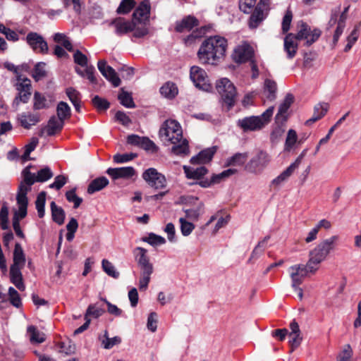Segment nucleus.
<instances>
[{
	"label": "nucleus",
	"instance_id": "1",
	"mask_svg": "<svg viewBox=\"0 0 361 361\" xmlns=\"http://www.w3.org/2000/svg\"><path fill=\"white\" fill-rule=\"evenodd\" d=\"M227 47L225 37L219 35L209 37L199 48L198 59L204 64L216 65L224 57Z\"/></svg>",
	"mask_w": 361,
	"mask_h": 361
},
{
	"label": "nucleus",
	"instance_id": "2",
	"mask_svg": "<svg viewBox=\"0 0 361 361\" xmlns=\"http://www.w3.org/2000/svg\"><path fill=\"white\" fill-rule=\"evenodd\" d=\"M159 136L165 141L173 145L171 151L176 155H187L189 153L188 142L183 138L180 125L175 120H166L159 130Z\"/></svg>",
	"mask_w": 361,
	"mask_h": 361
},
{
	"label": "nucleus",
	"instance_id": "3",
	"mask_svg": "<svg viewBox=\"0 0 361 361\" xmlns=\"http://www.w3.org/2000/svg\"><path fill=\"white\" fill-rule=\"evenodd\" d=\"M257 0H239V8L245 13H250L254 8V12L249 20L251 28L257 27L265 18L269 9L270 0H260L256 5Z\"/></svg>",
	"mask_w": 361,
	"mask_h": 361
},
{
	"label": "nucleus",
	"instance_id": "4",
	"mask_svg": "<svg viewBox=\"0 0 361 361\" xmlns=\"http://www.w3.org/2000/svg\"><path fill=\"white\" fill-rule=\"evenodd\" d=\"M338 238L337 235H333L322 241L310 252L307 264L311 273L314 274L318 270L319 264L325 260L330 252L334 250L335 243Z\"/></svg>",
	"mask_w": 361,
	"mask_h": 361
},
{
	"label": "nucleus",
	"instance_id": "5",
	"mask_svg": "<svg viewBox=\"0 0 361 361\" xmlns=\"http://www.w3.org/2000/svg\"><path fill=\"white\" fill-rule=\"evenodd\" d=\"M273 113L274 106H270L260 116H252L239 119L237 125L245 132L259 130L269 123Z\"/></svg>",
	"mask_w": 361,
	"mask_h": 361
},
{
	"label": "nucleus",
	"instance_id": "6",
	"mask_svg": "<svg viewBox=\"0 0 361 361\" xmlns=\"http://www.w3.org/2000/svg\"><path fill=\"white\" fill-rule=\"evenodd\" d=\"M216 88L221 95L223 107L227 111L231 109L236 102L237 92L234 85L228 78H221L216 81Z\"/></svg>",
	"mask_w": 361,
	"mask_h": 361
},
{
	"label": "nucleus",
	"instance_id": "7",
	"mask_svg": "<svg viewBox=\"0 0 361 361\" xmlns=\"http://www.w3.org/2000/svg\"><path fill=\"white\" fill-rule=\"evenodd\" d=\"M142 178L149 186L155 189H164L166 186V179L164 175L154 168L146 169L142 174Z\"/></svg>",
	"mask_w": 361,
	"mask_h": 361
},
{
	"label": "nucleus",
	"instance_id": "8",
	"mask_svg": "<svg viewBox=\"0 0 361 361\" xmlns=\"http://www.w3.org/2000/svg\"><path fill=\"white\" fill-rule=\"evenodd\" d=\"M18 82L16 83V90L18 91V95L13 101V105L18 106L20 102L27 103L31 96V81L27 78H22L18 75Z\"/></svg>",
	"mask_w": 361,
	"mask_h": 361
},
{
	"label": "nucleus",
	"instance_id": "9",
	"mask_svg": "<svg viewBox=\"0 0 361 361\" xmlns=\"http://www.w3.org/2000/svg\"><path fill=\"white\" fill-rule=\"evenodd\" d=\"M298 26L299 30L296 34V37L298 40L305 39V45L307 47L315 42L322 34L319 29L311 30L310 27L305 23L301 22Z\"/></svg>",
	"mask_w": 361,
	"mask_h": 361
},
{
	"label": "nucleus",
	"instance_id": "10",
	"mask_svg": "<svg viewBox=\"0 0 361 361\" xmlns=\"http://www.w3.org/2000/svg\"><path fill=\"white\" fill-rule=\"evenodd\" d=\"M253 56L254 50L247 42H243L236 46L231 54L232 59L238 63L251 61Z\"/></svg>",
	"mask_w": 361,
	"mask_h": 361
},
{
	"label": "nucleus",
	"instance_id": "11",
	"mask_svg": "<svg viewBox=\"0 0 361 361\" xmlns=\"http://www.w3.org/2000/svg\"><path fill=\"white\" fill-rule=\"evenodd\" d=\"M25 41L34 51L42 54L48 52L49 48L47 42L44 37L37 32H29L25 37Z\"/></svg>",
	"mask_w": 361,
	"mask_h": 361
},
{
	"label": "nucleus",
	"instance_id": "12",
	"mask_svg": "<svg viewBox=\"0 0 361 361\" xmlns=\"http://www.w3.org/2000/svg\"><path fill=\"white\" fill-rule=\"evenodd\" d=\"M190 76L197 87L208 91L210 88L208 76L204 69L199 66H192L190 68Z\"/></svg>",
	"mask_w": 361,
	"mask_h": 361
},
{
	"label": "nucleus",
	"instance_id": "13",
	"mask_svg": "<svg viewBox=\"0 0 361 361\" xmlns=\"http://www.w3.org/2000/svg\"><path fill=\"white\" fill-rule=\"evenodd\" d=\"M269 157L267 153L260 151L246 165V169L251 173H259L269 162Z\"/></svg>",
	"mask_w": 361,
	"mask_h": 361
},
{
	"label": "nucleus",
	"instance_id": "14",
	"mask_svg": "<svg viewBox=\"0 0 361 361\" xmlns=\"http://www.w3.org/2000/svg\"><path fill=\"white\" fill-rule=\"evenodd\" d=\"M108 25L114 28V32L116 35L123 36L133 30L135 22L119 17L111 20Z\"/></svg>",
	"mask_w": 361,
	"mask_h": 361
},
{
	"label": "nucleus",
	"instance_id": "15",
	"mask_svg": "<svg viewBox=\"0 0 361 361\" xmlns=\"http://www.w3.org/2000/svg\"><path fill=\"white\" fill-rule=\"evenodd\" d=\"M288 273L291 279V283L301 284L304 278L310 272L308 264H295L288 269Z\"/></svg>",
	"mask_w": 361,
	"mask_h": 361
},
{
	"label": "nucleus",
	"instance_id": "16",
	"mask_svg": "<svg viewBox=\"0 0 361 361\" xmlns=\"http://www.w3.org/2000/svg\"><path fill=\"white\" fill-rule=\"evenodd\" d=\"M97 67L102 75L109 80L114 87H118L121 84V80L116 73L115 70L108 66L105 61L101 60L97 63Z\"/></svg>",
	"mask_w": 361,
	"mask_h": 361
},
{
	"label": "nucleus",
	"instance_id": "17",
	"mask_svg": "<svg viewBox=\"0 0 361 361\" xmlns=\"http://www.w3.org/2000/svg\"><path fill=\"white\" fill-rule=\"evenodd\" d=\"M150 8V3L149 1L144 0L142 1L138 7L134 11L132 20L141 24H146L149 20Z\"/></svg>",
	"mask_w": 361,
	"mask_h": 361
},
{
	"label": "nucleus",
	"instance_id": "18",
	"mask_svg": "<svg viewBox=\"0 0 361 361\" xmlns=\"http://www.w3.org/2000/svg\"><path fill=\"white\" fill-rule=\"evenodd\" d=\"M23 180L18 188V194H21L25 190V195L31 190V185L37 180V174L30 171V166H27L22 172Z\"/></svg>",
	"mask_w": 361,
	"mask_h": 361
},
{
	"label": "nucleus",
	"instance_id": "19",
	"mask_svg": "<svg viewBox=\"0 0 361 361\" xmlns=\"http://www.w3.org/2000/svg\"><path fill=\"white\" fill-rule=\"evenodd\" d=\"M106 173L114 180L119 178L129 179L136 174V171L132 166H125L118 168H109L106 171Z\"/></svg>",
	"mask_w": 361,
	"mask_h": 361
},
{
	"label": "nucleus",
	"instance_id": "20",
	"mask_svg": "<svg viewBox=\"0 0 361 361\" xmlns=\"http://www.w3.org/2000/svg\"><path fill=\"white\" fill-rule=\"evenodd\" d=\"M296 35L292 33L288 34L284 38V50L287 53V57L289 59H293L296 55L298 44Z\"/></svg>",
	"mask_w": 361,
	"mask_h": 361
},
{
	"label": "nucleus",
	"instance_id": "21",
	"mask_svg": "<svg viewBox=\"0 0 361 361\" xmlns=\"http://www.w3.org/2000/svg\"><path fill=\"white\" fill-rule=\"evenodd\" d=\"M64 122L61 119L52 116L49 120L48 124L45 126L39 133V136H43L44 132L47 133V135L51 136L56 134V132L60 131Z\"/></svg>",
	"mask_w": 361,
	"mask_h": 361
},
{
	"label": "nucleus",
	"instance_id": "22",
	"mask_svg": "<svg viewBox=\"0 0 361 361\" xmlns=\"http://www.w3.org/2000/svg\"><path fill=\"white\" fill-rule=\"evenodd\" d=\"M298 161H295L292 163L286 170L280 173L276 178L272 180L271 185L274 186H279L288 180L290 176L293 174L296 169L298 167Z\"/></svg>",
	"mask_w": 361,
	"mask_h": 361
},
{
	"label": "nucleus",
	"instance_id": "23",
	"mask_svg": "<svg viewBox=\"0 0 361 361\" xmlns=\"http://www.w3.org/2000/svg\"><path fill=\"white\" fill-rule=\"evenodd\" d=\"M18 120L24 128L30 129L39 122V117L36 114L23 112L18 116Z\"/></svg>",
	"mask_w": 361,
	"mask_h": 361
},
{
	"label": "nucleus",
	"instance_id": "24",
	"mask_svg": "<svg viewBox=\"0 0 361 361\" xmlns=\"http://www.w3.org/2000/svg\"><path fill=\"white\" fill-rule=\"evenodd\" d=\"M216 152V148L212 147L201 151L190 159L192 164H205L210 161Z\"/></svg>",
	"mask_w": 361,
	"mask_h": 361
},
{
	"label": "nucleus",
	"instance_id": "25",
	"mask_svg": "<svg viewBox=\"0 0 361 361\" xmlns=\"http://www.w3.org/2000/svg\"><path fill=\"white\" fill-rule=\"evenodd\" d=\"M328 103H319L314 106L313 116L306 121L305 124L307 126L312 125L313 123L322 118L328 111Z\"/></svg>",
	"mask_w": 361,
	"mask_h": 361
},
{
	"label": "nucleus",
	"instance_id": "26",
	"mask_svg": "<svg viewBox=\"0 0 361 361\" xmlns=\"http://www.w3.org/2000/svg\"><path fill=\"white\" fill-rule=\"evenodd\" d=\"M16 199L18 211L15 212L13 218L17 217L20 220L25 217L27 214V195H25V190L21 194H18Z\"/></svg>",
	"mask_w": 361,
	"mask_h": 361
},
{
	"label": "nucleus",
	"instance_id": "27",
	"mask_svg": "<svg viewBox=\"0 0 361 361\" xmlns=\"http://www.w3.org/2000/svg\"><path fill=\"white\" fill-rule=\"evenodd\" d=\"M23 268L11 267L10 268V278L11 281L16 286V287L23 291L25 290V285L23 281V276L21 269Z\"/></svg>",
	"mask_w": 361,
	"mask_h": 361
},
{
	"label": "nucleus",
	"instance_id": "28",
	"mask_svg": "<svg viewBox=\"0 0 361 361\" xmlns=\"http://www.w3.org/2000/svg\"><path fill=\"white\" fill-rule=\"evenodd\" d=\"M109 184V180L104 177H99L90 182L87 187V192L89 194H93L97 191L102 190L104 188L107 186Z\"/></svg>",
	"mask_w": 361,
	"mask_h": 361
},
{
	"label": "nucleus",
	"instance_id": "29",
	"mask_svg": "<svg viewBox=\"0 0 361 361\" xmlns=\"http://www.w3.org/2000/svg\"><path fill=\"white\" fill-rule=\"evenodd\" d=\"M25 264V257L22 247L16 243L13 252V263L11 267L23 268Z\"/></svg>",
	"mask_w": 361,
	"mask_h": 361
},
{
	"label": "nucleus",
	"instance_id": "30",
	"mask_svg": "<svg viewBox=\"0 0 361 361\" xmlns=\"http://www.w3.org/2000/svg\"><path fill=\"white\" fill-rule=\"evenodd\" d=\"M197 23L198 21L195 17L189 16L177 23L176 30L179 32H182L185 30H190L197 25Z\"/></svg>",
	"mask_w": 361,
	"mask_h": 361
},
{
	"label": "nucleus",
	"instance_id": "31",
	"mask_svg": "<svg viewBox=\"0 0 361 361\" xmlns=\"http://www.w3.org/2000/svg\"><path fill=\"white\" fill-rule=\"evenodd\" d=\"M178 87L172 82H166L160 88V93L167 99H173L178 94Z\"/></svg>",
	"mask_w": 361,
	"mask_h": 361
},
{
	"label": "nucleus",
	"instance_id": "32",
	"mask_svg": "<svg viewBox=\"0 0 361 361\" xmlns=\"http://www.w3.org/2000/svg\"><path fill=\"white\" fill-rule=\"evenodd\" d=\"M183 169L188 178L199 179L207 173V169L204 166L193 168L184 166Z\"/></svg>",
	"mask_w": 361,
	"mask_h": 361
},
{
	"label": "nucleus",
	"instance_id": "33",
	"mask_svg": "<svg viewBox=\"0 0 361 361\" xmlns=\"http://www.w3.org/2000/svg\"><path fill=\"white\" fill-rule=\"evenodd\" d=\"M277 85L276 82L270 79H266L264 81V93L267 98L273 101L276 97Z\"/></svg>",
	"mask_w": 361,
	"mask_h": 361
},
{
	"label": "nucleus",
	"instance_id": "34",
	"mask_svg": "<svg viewBox=\"0 0 361 361\" xmlns=\"http://www.w3.org/2000/svg\"><path fill=\"white\" fill-rule=\"evenodd\" d=\"M204 204L202 202H199L195 207L189 209H183L185 214V219H188L192 221H197L203 212Z\"/></svg>",
	"mask_w": 361,
	"mask_h": 361
},
{
	"label": "nucleus",
	"instance_id": "35",
	"mask_svg": "<svg viewBox=\"0 0 361 361\" xmlns=\"http://www.w3.org/2000/svg\"><path fill=\"white\" fill-rule=\"evenodd\" d=\"M50 207L54 221L59 225L63 224L65 219V212L63 209L58 207L54 202H51Z\"/></svg>",
	"mask_w": 361,
	"mask_h": 361
},
{
	"label": "nucleus",
	"instance_id": "36",
	"mask_svg": "<svg viewBox=\"0 0 361 361\" xmlns=\"http://www.w3.org/2000/svg\"><path fill=\"white\" fill-rule=\"evenodd\" d=\"M27 334L32 343H41L45 341V335L34 326L27 327Z\"/></svg>",
	"mask_w": 361,
	"mask_h": 361
},
{
	"label": "nucleus",
	"instance_id": "37",
	"mask_svg": "<svg viewBox=\"0 0 361 361\" xmlns=\"http://www.w3.org/2000/svg\"><path fill=\"white\" fill-rule=\"evenodd\" d=\"M247 159V153H236L226 160V166H243Z\"/></svg>",
	"mask_w": 361,
	"mask_h": 361
},
{
	"label": "nucleus",
	"instance_id": "38",
	"mask_svg": "<svg viewBox=\"0 0 361 361\" xmlns=\"http://www.w3.org/2000/svg\"><path fill=\"white\" fill-rule=\"evenodd\" d=\"M147 253V250L143 247H137L135 248L133 255L138 266L150 262Z\"/></svg>",
	"mask_w": 361,
	"mask_h": 361
},
{
	"label": "nucleus",
	"instance_id": "39",
	"mask_svg": "<svg viewBox=\"0 0 361 361\" xmlns=\"http://www.w3.org/2000/svg\"><path fill=\"white\" fill-rule=\"evenodd\" d=\"M66 94L73 104L75 110L79 112L80 109V94L75 89L68 87L66 90Z\"/></svg>",
	"mask_w": 361,
	"mask_h": 361
},
{
	"label": "nucleus",
	"instance_id": "40",
	"mask_svg": "<svg viewBox=\"0 0 361 361\" xmlns=\"http://www.w3.org/2000/svg\"><path fill=\"white\" fill-rule=\"evenodd\" d=\"M105 310L103 307H99L97 304H91L88 306L85 319H90V317L93 318H98L104 313Z\"/></svg>",
	"mask_w": 361,
	"mask_h": 361
},
{
	"label": "nucleus",
	"instance_id": "41",
	"mask_svg": "<svg viewBox=\"0 0 361 361\" xmlns=\"http://www.w3.org/2000/svg\"><path fill=\"white\" fill-rule=\"evenodd\" d=\"M118 99L121 104L126 108H134L135 106L132 95L123 89L118 94Z\"/></svg>",
	"mask_w": 361,
	"mask_h": 361
},
{
	"label": "nucleus",
	"instance_id": "42",
	"mask_svg": "<svg viewBox=\"0 0 361 361\" xmlns=\"http://www.w3.org/2000/svg\"><path fill=\"white\" fill-rule=\"evenodd\" d=\"M58 118L64 122V120L71 116V109L67 103L60 102L56 108Z\"/></svg>",
	"mask_w": 361,
	"mask_h": 361
},
{
	"label": "nucleus",
	"instance_id": "43",
	"mask_svg": "<svg viewBox=\"0 0 361 361\" xmlns=\"http://www.w3.org/2000/svg\"><path fill=\"white\" fill-rule=\"evenodd\" d=\"M34 103L33 109L35 110H39L48 108V104L46 97L38 92L34 94Z\"/></svg>",
	"mask_w": 361,
	"mask_h": 361
},
{
	"label": "nucleus",
	"instance_id": "44",
	"mask_svg": "<svg viewBox=\"0 0 361 361\" xmlns=\"http://www.w3.org/2000/svg\"><path fill=\"white\" fill-rule=\"evenodd\" d=\"M293 99L294 97L291 94H288L286 96L284 101L279 106V112L276 115L277 118H279L280 116H284L291 104L293 102Z\"/></svg>",
	"mask_w": 361,
	"mask_h": 361
},
{
	"label": "nucleus",
	"instance_id": "45",
	"mask_svg": "<svg viewBox=\"0 0 361 361\" xmlns=\"http://www.w3.org/2000/svg\"><path fill=\"white\" fill-rule=\"evenodd\" d=\"M102 267L103 271L109 276L114 279H118L119 277V272L116 271L115 267L109 260L103 259L102 261Z\"/></svg>",
	"mask_w": 361,
	"mask_h": 361
},
{
	"label": "nucleus",
	"instance_id": "46",
	"mask_svg": "<svg viewBox=\"0 0 361 361\" xmlns=\"http://www.w3.org/2000/svg\"><path fill=\"white\" fill-rule=\"evenodd\" d=\"M46 201V192H41L37 195L35 205L37 210L38 216L42 218L44 216V205Z\"/></svg>",
	"mask_w": 361,
	"mask_h": 361
},
{
	"label": "nucleus",
	"instance_id": "47",
	"mask_svg": "<svg viewBox=\"0 0 361 361\" xmlns=\"http://www.w3.org/2000/svg\"><path fill=\"white\" fill-rule=\"evenodd\" d=\"M104 338L102 341V343L105 349H110L121 342V339L118 336L109 338L107 331H104Z\"/></svg>",
	"mask_w": 361,
	"mask_h": 361
},
{
	"label": "nucleus",
	"instance_id": "48",
	"mask_svg": "<svg viewBox=\"0 0 361 361\" xmlns=\"http://www.w3.org/2000/svg\"><path fill=\"white\" fill-rule=\"evenodd\" d=\"M45 66L46 63L44 62H39L35 65L32 76L36 81L46 76Z\"/></svg>",
	"mask_w": 361,
	"mask_h": 361
},
{
	"label": "nucleus",
	"instance_id": "49",
	"mask_svg": "<svg viewBox=\"0 0 361 361\" xmlns=\"http://www.w3.org/2000/svg\"><path fill=\"white\" fill-rule=\"evenodd\" d=\"M180 224V231L183 236H188L195 228V225L188 221L185 218L181 217L179 219Z\"/></svg>",
	"mask_w": 361,
	"mask_h": 361
},
{
	"label": "nucleus",
	"instance_id": "50",
	"mask_svg": "<svg viewBox=\"0 0 361 361\" xmlns=\"http://www.w3.org/2000/svg\"><path fill=\"white\" fill-rule=\"evenodd\" d=\"M53 176V173L50 168L46 166L37 173V182H44L50 179Z\"/></svg>",
	"mask_w": 361,
	"mask_h": 361
},
{
	"label": "nucleus",
	"instance_id": "51",
	"mask_svg": "<svg viewBox=\"0 0 361 361\" xmlns=\"http://www.w3.org/2000/svg\"><path fill=\"white\" fill-rule=\"evenodd\" d=\"M135 4L134 0H123L116 11L120 14H126L130 11Z\"/></svg>",
	"mask_w": 361,
	"mask_h": 361
},
{
	"label": "nucleus",
	"instance_id": "52",
	"mask_svg": "<svg viewBox=\"0 0 361 361\" xmlns=\"http://www.w3.org/2000/svg\"><path fill=\"white\" fill-rule=\"evenodd\" d=\"M66 197L68 202L74 204V208H78L82 202V199L76 195L75 188L67 191Z\"/></svg>",
	"mask_w": 361,
	"mask_h": 361
},
{
	"label": "nucleus",
	"instance_id": "53",
	"mask_svg": "<svg viewBox=\"0 0 361 361\" xmlns=\"http://www.w3.org/2000/svg\"><path fill=\"white\" fill-rule=\"evenodd\" d=\"M8 209L6 204L1 207L0 211V225L3 230H6L8 228Z\"/></svg>",
	"mask_w": 361,
	"mask_h": 361
},
{
	"label": "nucleus",
	"instance_id": "54",
	"mask_svg": "<svg viewBox=\"0 0 361 361\" xmlns=\"http://www.w3.org/2000/svg\"><path fill=\"white\" fill-rule=\"evenodd\" d=\"M144 240L152 246L163 245L166 243V240L164 237L152 233H150L147 238L144 239Z\"/></svg>",
	"mask_w": 361,
	"mask_h": 361
},
{
	"label": "nucleus",
	"instance_id": "55",
	"mask_svg": "<svg viewBox=\"0 0 361 361\" xmlns=\"http://www.w3.org/2000/svg\"><path fill=\"white\" fill-rule=\"evenodd\" d=\"M353 356V350L349 344L344 345L342 351L338 355V361H350Z\"/></svg>",
	"mask_w": 361,
	"mask_h": 361
},
{
	"label": "nucleus",
	"instance_id": "56",
	"mask_svg": "<svg viewBox=\"0 0 361 361\" xmlns=\"http://www.w3.org/2000/svg\"><path fill=\"white\" fill-rule=\"evenodd\" d=\"M8 295L11 303L16 307H19L21 306V300L18 291L13 287H10L8 289Z\"/></svg>",
	"mask_w": 361,
	"mask_h": 361
},
{
	"label": "nucleus",
	"instance_id": "57",
	"mask_svg": "<svg viewBox=\"0 0 361 361\" xmlns=\"http://www.w3.org/2000/svg\"><path fill=\"white\" fill-rule=\"evenodd\" d=\"M137 157L136 154H116L114 156L113 159L115 163L122 164L130 161Z\"/></svg>",
	"mask_w": 361,
	"mask_h": 361
},
{
	"label": "nucleus",
	"instance_id": "58",
	"mask_svg": "<svg viewBox=\"0 0 361 361\" xmlns=\"http://www.w3.org/2000/svg\"><path fill=\"white\" fill-rule=\"evenodd\" d=\"M92 104L98 110H106L110 106L109 102L106 99L97 95L93 97Z\"/></svg>",
	"mask_w": 361,
	"mask_h": 361
},
{
	"label": "nucleus",
	"instance_id": "59",
	"mask_svg": "<svg viewBox=\"0 0 361 361\" xmlns=\"http://www.w3.org/2000/svg\"><path fill=\"white\" fill-rule=\"evenodd\" d=\"M358 26H355V27L351 32L350 35L348 37V43L344 48V51L345 52L348 51L357 41L358 38Z\"/></svg>",
	"mask_w": 361,
	"mask_h": 361
},
{
	"label": "nucleus",
	"instance_id": "60",
	"mask_svg": "<svg viewBox=\"0 0 361 361\" xmlns=\"http://www.w3.org/2000/svg\"><path fill=\"white\" fill-rule=\"evenodd\" d=\"M344 28H345V18L343 17V15L342 14L341 16L339 21L338 22V25H337V27L336 29L335 33L333 37V42L334 44H336L338 42V39H339L340 36L341 35V34L343 33Z\"/></svg>",
	"mask_w": 361,
	"mask_h": 361
},
{
	"label": "nucleus",
	"instance_id": "61",
	"mask_svg": "<svg viewBox=\"0 0 361 361\" xmlns=\"http://www.w3.org/2000/svg\"><path fill=\"white\" fill-rule=\"evenodd\" d=\"M38 143L39 140L37 137H32L30 142L25 147V152L23 155V159H27L30 153L35 150Z\"/></svg>",
	"mask_w": 361,
	"mask_h": 361
},
{
	"label": "nucleus",
	"instance_id": "62",
	"mask_svg": "<svg viewBox=\"0 0 361 361\" xmlns=\"http://www.w3.org/2000/svg\"><path fill=\"white\" fill-rule=\"evenodd\" d=\"M288 337L289 343L291 346V352H293L295 348H297L300 345L302 340V337L301 336L300 333H290Z\"/></svg>",
	"mask_w": 361,
	"mask_h": 361
},
{
	"label": "nucleus",
	"instance_id": "63",
	"mask_svg": "<svg viewBox=\"0 0 361 361\" xmlns=\"http://www.w3.org/2000/svg\"><path fill=\"white\" fill-rule=\"evenodd\" d=\"M60 351L66 355H71L75 353V347L71 341L61 342L59 343Z\"/></svg>",
	"mask_w": 361,
	"mask_h": 361
},
{
	"label": "nucleus",
	"instance_id": "64",
	"mask_svg": "<svg viewBox=\"0 0 361 361\" xmlns=\"http://www.w3.org/2000/svg\"><path fill=\"white\" fill-rule=\"evenodd\" d=\"M67 183V177L63 175H59L55 177L54 181L49 185V188L60 190Z\"/></svg>",
	"mask_w": 361,
	"mask_h": 361
}]
</instances>
